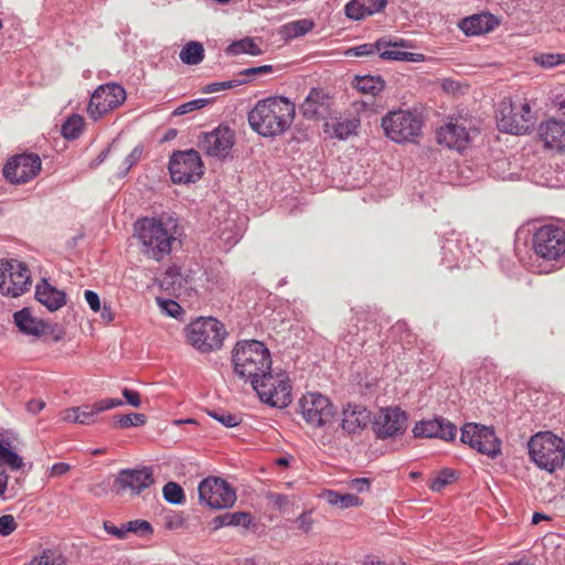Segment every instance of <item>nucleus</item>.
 <instances>
[{
    "instance_id": "1",
    "label": "nucleus",
    "mask_w": 565,
    "mask_h": 565,
    "mask_svg": "<svg viewBox=\"0 0 565 565\" xmlns=\"http://www.w3.org/2000/svg\"><path fill=\"white\" fill-rule=\"evenodd\" d=\"M134 226L140 252L157 262L172 252L181 235L178 220L172 216L141 217Z\"/></svg>"
},
{
    "instance_id": "2",
    "label": "nucleus",
    "mask_w": 565,
    "mask_h": 565,
    "mask_svg": "<svg viewBox=\"0 0 565 565\" xmlns=\"http://www.w3.org/2000/svg\"><path fill=\"white\" fill-rule=\"evenodd\" d=\"M295 104L282 96L258 100L248 113L250 128L259 136L273 138L285 134L294 122Z\"/></svg>"
},
{
    "instance_id": "3",
    "label": "nucleus",
    "mask_w": 565,
    "mask_h": 565,
    "mask_svg": "<svg viewBox=\"0 0 565 565\" xmlns=\"http://www.w3.org/2000/svg\"><path fill=\"white\" fill-rule=\"evenodd\" d=\"M232 364L234 373L253 385L271 370V355L263 342L243 340L232 351Z\"/></svg>"
},
{
    "instance_id": "4",
    "label": "nucleus",
    "mask_w": 565,
    "mask_h": 565,
    "mask_svg": "<svg viewBox=\"0 0 565 565\" xmlns=\"http://www.w3.org/2000/svg\"><path fill=\"white\" fill-rule=\"evenodd\" d=\"M529 454L537 467L548 472L562 467L565 460L564 440L551 431L534 435L529 441Z\"/></svg>"
},
{
    "instance_id": "5",
    "label": "nucleus",
    "mask_w": 565,
    "mask_h": 565,
    "mask_svg": "<svg viewBox=\"0 0 565 565\" xmlns=\"http://www.w3.org/2000/svg\"><path fill=\"white\" fill-rule=\"evenodd\" d=\"M224 326L212 317H201L185 327L188 342L201 353L220 350L226 337Z\"/></svg>"
},
{
    "instance_id": "6",
    "label": "nucleus",
    "mask_w": 565,
    "mask_h": 565,
    "mask_svg": "<svg viewBox=\"0 0 565 565\" xmlns=\"http://www.w3.org/2000/svg\"><path fill=\"white\" fill-rule=\"evenodd\" d=\"M381 126L386 137L397 143L413 142L420 135L422 118L411 111L397 109L382 118Z\"/></svg>"
},
{
    "instance_id": "7",
    "label": "nucleus",
    "mask_w": 565,
    "mask_h": 565,
    "mask_svg": "<svg viewBox=\"0 0 565 565\" xmlns=\"http://www.w3.org/2000/svg\"><path fill=\"white\" fill-rule=\"evenodd\" d=\"M262 402L274 407H286L291 403V385L284 373L268 371L265 376L252 385Z\"/></svg>"
},
{
    "instance_id": "8",
    "label": "nucleus",
    "mask_w": 565,
    "mask_h": 565,
    "mask_svg": "<svg viewBox=\"0 0 565 565\" xmlns=\"http://www.w3.org/2000/svg\"><path fill=\"white\" fill-rule=\"evenodd\" d=\"M535 255L547 262L565 258V230L556 225H543L532 236Z\"/></svg>"
},
{
    "instance_id": "9",
    "label": "nucleus",
    "mask_w": 565,
    "mask_h": 565,
    "mask_svg": "<svg viewBox=\"0 0 565 565\" xmlns=\"http://www.w3.org/2000/svg\"><path fill=\"white\" fill-rule=\"evenodd\" d=\"M303 420L313 428H323L334 420L337 409L324 395L316 392L305 394L298 402Z\"/></svg>"
},
{
    "instance_id": "10",
    "label": "nucleus",
    "mask_w": 565,
    "mask_h": 565,
    "mask_svg": "<svg viewBox=\"0 0 565 565\" xmlns=\"http://www.w3.org/2000/svg\"><path fill=\"white\" fill-rule=\"evenodd\" d=\"M201 503L213 510L228 509L236 502V490L224 479L207 477L199 484Z\"/></svg>"
},
{
    "instance_id": "11",
    "label": "nucleus",
    "mask_w": 565,
    "mask_h": 565,
    "mask_svg": "<svg viewBox=\"0 0 565 565\" xmlns=\"http://www.w3.org/2000/svg\"><path fill=\"white\" fill-rule=\"evenodd\" d=\"M169 171L173 183H192L203 174V163L194 149L175 151L170 158Z\"/></svg>"
},
{
    "instance_id": "12",
    "label": "nucleus",
    "mask_w": 565,
    "mask_h": 565,
    "mask_svg": "<svg viewBox=\"0 0 565 565\" xmlns=\"http://www.w3.org/2000/svg\"><path fill=\"white\" fill-rule=\"evenodd\" d=\"M460 440L478 452L495 458L500 454V441L494 430L476 423H468L461 427Z\"/></svg>"
},
{
    "instance_id": "13",
    "label": "nucleus",
    "mask_w": 565,
    "mask_h": 565,
    "mask_svg": "<svg viewBox=\"0 0 565 565\" xmlns=\"http://www.w3.org/2000/svg\"><path fill=\"white\" fill-rule=\"evenodd\" d=\"M407 414L398 407L381 408L373 418V431L377 439H395L407 429Z\"/></svg>"
},
{
    "instance_id": "14",
    "label": "nucleus",
    "mask_w": 565,
    "mask_h": 565,
    "mask_svg": "<svg viewBox=\"0 0 565 565\" xmlns=\"http://www.w3.org/2000/svg\"><path fill=\"white\" fill-rule=\"evenodd\" d=\"M126 99V90L118 84L108 83L98 86L92 94L87 113L97 120L104 114L117 108Z\"/></svg>"
},
{
    "instance_id": "15",
    "label": "nucleus",
    "mask_w": 565,
    "mask_h": 565,
    "mask_svg": "<svg viewBox=\"0 0 565 565\" xmlns=\"http://www.w3.org/2000/svg\"><path fill=\"white\" fill-rule=\"evenodd\" d=\"M41 159L35 153L14 156L3 167V175L14 184L26 183L41 171Z\"/></svg>"
},
{
    "instance_id": "16",
    "label": "nucleus",
    "mask_w": 565,
    "mask_h": 565,
    "mask_svg": "<svg viewBox=\"0 0 565 565\" xmlns=\"http://www.w3.org/2000/svg\"><path fill=\"white\" fill-rule=\"evenodd\" d=\"M234 141V131L230 127L221 125L212 131L202 134L199 147L209 157L225 159L230 154Z\"/></svg>"
},
{
    "instance_id": "17",
    "label": "nucleus",
    "mask_w": 565,
    "mask_h": 565,
    "mask_svg": "<svg viewBox=\"0 0 565 565\" xmlns=\"http://www.w3.org/2000/svg\"><path fill=\"white\" fill-rule=\"evenodd\" d=\"M471 126L462 118H450L447 124L439 127L436 132L437 141L449 149L462 151L469 145Z\"/></svg>"
},
{
    "instance_id": "18",
    "label": "nucleus",
    "mask_w": 565,
    "mask_h": 565,
    "mask_svg": "<svg viewBox=\"0 0 565 565\" xmlns=\"http://www.w3.org/2000/svg\"><path fill=\"white\" fill-rule=\"evenodd\" d=\"M153 482V471L150 467L124 469L116 477L115 489L117 494L130 491L132 494L138 495Z\"/></svg>"
},
{
    "instance_id": "19",
    "label": "nucleus",
    "mask_w": 565,
    "mask_h": 565,
    "mask_svg": "<svg viewBox=\"0 0 565 565\" xmlns=\"http://www.w3.org/2000/svg\"><path fill=\"white\" fill-rule=\"evenodd\" d=\"M457 434V427L446 418L422 420L415 424L413 435L415 438H439L451 441Z\"/></svg>"
},
{
    "instance_id": "20",
    "label": "nucleus",
    "mask_w": 565,
    "mask_h": 565,
    "mask_svg": "<svg viewBox=\"0 0 565 565\" xmlns=\"http://www.w3.org/2000/svg\"><path fill=\"white\" fill-rule=\"evenodd\" d=\"M497 121L500 130L514 134L525 135L529 132V120L519 118L516 104L511 102H502L497 113Z\"/></svg>"
},
{
    "instance_id": "21",
    "label": "nucleus",
    "mask_w": 565,
    "mask_h": 565,
    "mask_svg": "<svg viewBox=\"0 0 565 565\" xmlns=\"http://www.w3.org/2000/svg\"><path fill=\"white\" fill-rule=\"evenodd\" d=\"M372 422L371 412L363 405L348 404L342 412L341 427L349 435L362 431Z\"/></svg>"
},
{
    "instance_id": "22",
    "label": "nucleus",
    "mask_w": 565,
    "mask_h": 565,
    "mask_svg": "<svg viewBox=\"0 0 565 565\" xmlns=\"http://www.w3.org/2000/svg\"><path fill=\"white\" fill-rule=\"evenodd\" d=\"M9 287L7 289V296L13 298L24 294L31 286V275L28 267L15 259H11L9 265Z\"/></svg>"
},
{
    "instance_id": "23",
    "label": "nucleus",
    "mask_w": 565,
    "mask_h": 565,
    "mask_svg": "<svg viewBox=\"0 0 565 565\" xmlns=\"http://www.w3.org/2000/svg\"><path fill=\"white\" fill-rule=\"evenodd\" d=\"M539 135L545 147L552 149L565 148V122L548 119L539 126Z\"/></svg>"
},
{
    "instance_id": "24",
    "label": "nucleus",
    "mask_w": 565,
    "mask_h": 565,
    "mask_svg": "<svg viewBox=\"0 0 565 565\" xmlns=\"http://www.w3.org/2000/svg\"><path fill=\"white\" fill-rule=\"evenodd\" d=\"M380 57L387 61H408L418 62L423 60L422 54L401 51L402 47H408L404 40L391 41L382 38L379 40Z\"/></svg>"
},
{
    "instance_id": "25",
    "label": "nucleus",
    "mask_w": 565,
    "mask_h": 565,
    "mask_svg": "<svg viewBox=\"0 0 565 565\" xmlns=\"http://www.w3.org/2000/svg\"><path fill=\"white\" fill-rule=\"evenodd\" d=\"M35 298L50 311H56L66 303L65 292L56 289L46 279H42L36 286Z\"/></svg>"
},
{
    "instance_id": "26",
    "label": "nucleus",
    "mask_w": 565,
    "mask_h": 565,
    "mask_svg": "<svg viewBox=\"0 0 565 565\" xmlns=\"http://www.w3.org/2000/svg\"><path fill=\"white\" fill-rule=\"evenodd\" d=\"M499 24L498 20L489 13L475 14L460 22V29L467 35H478L492 31Z\"/></svg>"
},
{
    "instance_id": "27",
    "label": "nucleus",
    "mask_w": 565,
    "mask_h": 565,
    "mask_svg": "<svg viewBox=\"0 0 565 565\" xmlns=\"http://www.w3.org/2000/svg\"><path fill=\"white\" fill-rule=\"evenodd\" d=\"M328 107V96L322 90L311 89L301 105V113L306 118L316 119L323 117Z\"/></svg>"
},
{
    "instance_id": "28",
    "label": "nucleus",
    "mask_w": 565,
    "mask_h": 565,
    "mask_svg": "<svg viewBox=\"0 0 565 565\" xmlns=\"http://www.w3.org/2000/svg\"><path fill=\"white\" fill-rule=\"evenodd\" d=\"M13 319L18 329L24 334L40 337L44 333V323L33 318L28 308L17 311Z\"/></svg>"
},
{
    "instance_id": "29",
    "label": "nucleus",
    "mask_w": 565,
    "mask_h": 565,
    "mask_svg": "<svg viewBox=\"0 0 565 565\" xmlns=\"http://www.w3.org/2000/svg\"><path fill=\"white\" fill-rule=\"evenodd\" d=\"M252 523V514L243 511L232 513L227 512L215 516L212 521L214 530H218L224 526H242L244 529H248Z\"/></svg>"
},
{
    "instance_id": "30",
    "label": "nucleus",
    "mask_w": 565,
    "mask_h": 565,
    "mask_svg": "<svg viewBox=\"0 0 565 565\" xmlns=\"http://www.w3.org/2000/svg\"><path fill=\"white\" fill-rule=\"evenodd\" d=\"M315 28L311 19H299L281 25L279 34L285 40H294L310 32Z\"/></svg>"
},
{
    "instance_id": "31",
    "label": "nucleus",
    "mask_w": 565,
    "mask_h": 565,
    "mask_svg": "<svg viewBox=\"0 0 565 565\" xmlns=\"http://www.w3.org/2000/svg\"><path fill=\"white\" fill-rule=\"evenodd\" d=\"M330 505L338 507L340 509H348L352 507H359L362 504L361 499L352 493H339L334 490H324L321 495Z\"/></svg>"
},
{
    "instance_id": "32",
    "label": "nucleus",
    "mask_w": 565,
    "mask_h": 565,
    "mask_svg": "<svg viewBox=\"0 0 565 565\" xmlns=\"http://www.w3.org/2000/svg\"><path fill=\"white\" fill-rule=\"evenodd\" d=\"M354 87L364 94L376 96L384 89L385 83L380 76L365 75L355 77Z\"/></svg>"
},
{
    "instance_id": "33",
    "label": "nucleus",
    "mask_w": 565,
    "mask_h": 565,
    "mask_svg": "<svg viewBox=\"0 0 565 565\" xmlns=\"http://www.w3.org/2000/svg\"><path fill=\"white\" fill-rule=\"evenodd\" d=\"M179 57L186 65H198L204 58V47L200 42L190 41L182 47Z\"/></svg>"
},
{
    "instance_id": "34",
    "label": "nucleus",
    "mask_w": 565,
    "mask_h": 565,
    "mask_svg": "<svg viewBox=\"0 0 565 565\" xmlns=\"http://www.w3.org/2000/svg\"><path fill=\"white\" fill-rule=\"evenodd\" d=\"M0 465H6L11 470H19L23 466L22 457L12 450L9 440H0Z\"/></svg>"
},
{
    "instance_id": "35",
    "label": "nucleus",
    "mask_w": 565,
    "mask_h": 565,
    "mask_svg": "<svg viewBox=\"0 0 565 565\" xmlns=\"http://www.w3.org/2000/svg\"><path fill=\"white\" fill-rule=\"evenodd\" d=\"M358 128L356 120H344L339 122L326 124V132L331 134L338 139H347L351 135L355 134Z\"/></svg>"
},
{
    "instance_id": "36",
    "label": "nucleus",
    "mask_w": 565,
    "mask_h": 565,
    "mask_svg": "<svg viewBox=\"0 0 565 565\" xmlns=\"http://www.w3.org/2000/svg\"><path fill=\"white\" fill-rule=\"evenodd\" d=\"M226 52L232 55H239L246 53L249 55L257 56L262 54V50L250 38H244L239 41L233 42L227 46Z\"/></svg>"
},
{
    "instance_id": "37",
    "label": "nucleus",
    "mask_w": 565,
    "mask_h": 565,
    "mask_svg": "<svg viewBox=\"0 0 565 565\" xmlns=\"http://www.w3.org/2000/svg\"><path fill=\"white\" fill-rule=\"evenodd\" d=\"M29 565H66V558L56 550L45 548Z\"/></svg>"
},
{
    "instance_id": "38",
    "label": "nucleus",
    "mask_w": 565,
    "mask_h": 565,
    "mask_svg": "<svg viewBox=\"0 0 565 565\" xmlns=\"http://www.w3.org/2000/svg\"><path fill=\"white\" fill-rule=\"evenodd\" d=\"M83 126V118L79 115H73L62 125V136L68 140H74L79 137Z\"/></svg>"
},
{
    "instance_id": "39",
    "label": "nucleus",
    "mask_w": 565,
    "mask_h": 565,
    "mask_svg": "<svg viewBox=\"0 0 565 565\" xmlns=\"http://www.w3.org/2000/svg\"><path fill=\"white\" fill-rule=\"evenodd\" d=\"M183 277L175 267L169 268L161 278V287L166 290L177 292L182 286Z\"/></svg>"
},
{
    "instance_id": "40",
    "label": "nucleus",
    "mask_w": 565,
    "mask_h": 565,
    "mask_svg": "<svg viewBox=\"0 0 565 565\" xmlns=\"http://www.w3.org/2000/svg\"><path fill=\"white\" fill-rule=\"evenodd\" d=\"M274 71L271 65H262L256 67H248L244 68L241 72H238L237 76L241 78H236V82H241L242 84L250 83L257 77H260L263 75L271 74Z\"/></svg>"
},
{
    "instance_id": "41",
    "label": "nucleus",
    "mask_w": 565,
    "mask_h": 565,
    "mask_svg": "<svg viewBox=\"0 0 565 565\" xmlns=\"http://www.w3.org/2000/svg\"><path fill=\"white\" fill-rule=\"evenodd\" d=\"M162 494L164 500L172 504H181L185 501L182 487L173 481H169L164 484Z\"/></svg>"
},
{
    "instance_id": "42",
    "label": "nucleus",
    "mask_w": 565,
    "mask_h": 565,
    "mask_svg": "<svg viewBox=\"0 0 565 565\" xmlns=\"http://www.w3.org/2000/svg\"><path fill=\"white\" fill-rule=\"evenodd\" d=\"M114 420L119 428H130L143 426L147 417L141 413H130L127 415H116Z\"/></svg>"
},
{
    "instance_id": "43",
    "label": "nucleus",
    "mask_w": 565,
    "mask_h": 565,
    "mask_svg": "<svg viewBox=\"0 0 565 565\" xmlns=\"http://www.w3.org/2000/svg\"><path fill=\"white\" fill-rule=\"evenodd\" d=\"M125 531L134 533L139 537H150L153 534V527L150 522L146 520H132L125 523Z\"/></svg>"
},
{
    "instance_id": "44",
    "label": "nucleus",
    "mask_w": 565,
    "mask_h": 565,
    "mask_svg": "<svg viewBox=\"0 0 565 565\" xmlns=\"http://www.w3.org/2000/svg\"><path fill=\"white\" fill-rule=\"evenodd\" d=\"M207 414L223 426L228 428L236 427L242 423V417L239 415L228 413L224 409L209 411Z\"/></svg>"
},
{
    "instance_id": "45",
    "label": "nucleus",
    "mask_w": 565,
    "mask_h": 565,
    "mask_svg": "<svg viewBox=\"0 0 565 565\" xmlns=\"http://www.w3.org/2000/svg\"><path fill=\"white\" fill-rule=\"evenodd\" d=\"M534 61L544 68H552L565 63V54L543 53L535 56Z\"/></svg>"
},
{
    "instance_id": "46",
    "label": "nucleus",
    "mask_w": 565,
    "mask_h": 565,
    "mask_svg": "<svg viewBox=\"0 0 565 565\" xmlns=\"http://www.w3.org/2000/svg\"><path fill=\"white\" fill-rule=\"evenodd\" d=\"M455 479V472L449 469H443L430 482L429 488L433 491H441L447 484Z\"/></svg>"
},
{
    "instance_id": "47",
    "label": "nucleus",
    "mask_w": 565,
    "mask_h": 565,
    "mask_svg": "<svg viewBox=\"0 0 565 565\" xmlns=\"http://www.w3.org/2000/svg\"><path fill=\"white\" fill-rule=\"evenodd\" d=\"M377 53L380 55L379 40L375 43H364L347 51L348 55L369 56Z\"/></svg>"
},
{
    "instance_id": "48",
    "label": "nucleus",
    "mask_w": 565,
    "mask_h": 565,
    "mask_svg": "<svg viewBox=\"0 0 565 565\" xmlns=\"http://www.w3.org/2000/svg\"><path fill=\"white\" fill-rule=\"evenodd\" d=\"M210 103V99H206V98H198V99H193V100H190L188 103H184L182 105H180L174 111H173V115L175 116H181V115H184V114H188V113H191L193 110H196V109H200V108H203L204 106H206L207 104Z\"/></svg>"
},
{
    "instance_id": "49",
    "label": "nucleus",
    "mask_w": 565,
    "mask_h": 565,
    "mask_svg": "<svg viewBox=\"0 0 565 565\" xmlns=\"http://www.w3.org/2000/svg\"><path fill=\"white\" fill-rule=\"evenodd\" d=\"M163 524L167 530L175 531L184 526L185 520L180 513L169 512L163 516Z\"/></svg>"
},
{
    "instance_id": "50",
    "label": "nucleus",
    "mask_w": 565,
    "mask_h": 565,
    "mask_svg": "<svg viewBox=\"0 0 565 565\" xmlns=\"http://www.w3.org/2000/svg\"><path fill=\"white\" fill-rule=\"evenodd\" d=\"M241 85V82H236L235 79L225 81V82H214L205 85L202 88L204 94H213L225 89H231Z\"/></svg>"
},
{
    "instance_id": "51",
    "label": "nucleus",
    "mask_w": 565,
    "mask_h": 565,
    "mask_svg": "<svg viewBox=\"0 0 565 565\" xmlns=\"http://www.w3.org/2000/svg\"><path fill=\"white\" fill-rule=\"evenodd\" d=\"M161 309L170 317L179 318L183 315L182 307L171 299H158Z\"/></svg>"
},
{
    "instance_id": "52",
    "label": "nucleus",
    "mask_w": 565,
    "mask_h": 565,
    "mask_svg": "<svg viewBox=\"0 0 565 565\" xmlns=\"http://www.w3.org/2000/svg\"><path fill=\"white\" fill-rule=\"evenodd\" d=\"M124 402L119 398H105L96 402L95 404L90 405L96 416L105 411L122 406Z\"/></svg>"
},
{
    "instance_id": "53",
    "label": "nucleus",
    "mask_w": 565,
    "mask_h": 565,
    "mask_svg": "<svg viewBox=\"0 0 565 565\" xmlns=\"http://www.w3.org/2000/svg\"><path fill=\"white\" fill-rule=\"evenodd\" d=\"M360 0H352L345 6V14L348 18L353 20H361L365 18L367 14L364 12L362 6H360Z\"/></svg>"
},
{
    "instance_id": "54",
    "label": "nucleus",
    "mask_w": 565,
    "mask_h": 565,
    "mask_svg": "<svg viewBox=\"0 0 565 565\" xmlns=\"http://www.w3.org/2000/svg\"><path fill=\"white\" fill-rule=\"evenodd\" d=\"M142 147L141 146H137L135 147L131 152L125 158L124 160V166H125V169L124 171L121 172V175H126L128 173V171L135 166L138 163V161L141 159V156H142Z\"/></svg>"
},
{
    "instance_id": "55",
    "label": "nucleus",
    "mask_w": 565,
    "mask_h": 565,
    "mask_svg": "<svg viewBox=\"0 0 565 565\" xmlns=\"http://www.w3.org/2000/svg\"><path fill=\"white\" fill-rule=\"evenodd\" d=\"M97 416L90 405L78 406V424L92 425L96 423Z\"/></svg>"
},
{
    "instance_id": "56",
    "label": "nucleus",
    "mask_w": 565,
    "mask_h": 565,
    "mask_svg": "<svg viewBox=\"0 0 565 565\" xmlns=\"http://www.w3.org/2000/svg\"><path fill=\"white\" fill-rule=\"evenodd\" d=\"M18 524L11 514H4L0 516V535L8 536L13 533Z\"/></svg>"
},
{
    "instance_id": "57",
    "label": "nucleus",
    "mask_w": 565,
    "mask_h": 565,
    "mask_svg": "<svg viewBox=\"0 0 565 565\" xmlns=\"http://www.w3.org/2000/svg\"><path fill=\"white\" fill-rule=\"evenodd\" d=\"M360 3L364 12L371 15L383 10L386 6V0H360Z\"/></svg>"
},
{
    "instance_id": "58",
    "label": "nucleus",
    "mask_w": 565,
    "mask_h": 565,
    "mask_svg": "<svg viewBox=\"0 0 565 565\" xmlns=\"http://www.w3.org/2000/svg\"><path fill=\"white\" fill-rule=\"evenodd\" d=\"M9 265H11V259L0 260V291L3 295H7V289L9 287Z\"/></svg>"
},
{
    "instance_id": "59",
    "label": "nucleus",
    "mask_w": 565,
    "mask_h": 565,
    "mask_svg": "<svg viewBox=\"0 0 565 565\" xmlns=\"http://www.w3.org/2000/svg\"><path fill=\"white\" fill-rule=\"evenodd\" d=\"M104 530L108 534L115 536L118 540H125L127 537V532L125 531V523H122L120 526H116L114 523L105 521Z\"/></svg>"
},
{
    "instance_id": "60",
    "label": "nucleus",
    "mask_w": 565,
    "mask_h": 565,
    "mask_svg": "<svg viewBox=\"0 0 565 565\" xmlns=\"http://www.w3.org/2000/svg\"><path fill=\"white\" fill-rule=\"evenodd\" d=\"M516 110L519 113V118L529 120V131L534 125V117L531 110V107L527 103H522L516 105Z\"/></svg>"
},
{
    "instance_id": "61",
    "label": "nucleus",
    "mask_w": 565,
    "mask_h": 565,
    "mask_svg": "<svg viewBox=\"0 0 565 565\" xmlns=\"http://www.w3.org/2000/svg\"><path fill=\"white\" fill-rule=\"evenodd\" d=\"M296 523L298 525V529H300L302 532H305V533L309 532L313 524V520L311 518V512L301 513L297 518Z\"/></svg>"
},
{
    "instance_id": "62",
    "label": "nucleus",
    "mask_w": 565,
    "mask_h": 565,
    "mask_svg": "<svg viewBox=\"0 0 565 565\" xmlns=\"http://www.w3.org/2000/svg\"><path fill=\"white\" fill-rule=\"evenodd\" d=\"M122 396L125 397L127 404L132 407H139L141 405L140 394L137 391L125 387L122 390Z\"/></svg>"
},
{
    "instance_id": "63",
    "label": "nucleus",
    "mask_w": 565,
    "mask_h": 565,
    "mask_svg": "<svg viewBox=\"0 0 565 565\" xmlns=\"http://www.w3.org/2000/svg\"><path fill=\"white\" fill-rule=\"evenodd\" d=\"M371 487V481L367 478H355L349 481V488L358 492L367 491Z\"/></svg>"
},
{
    "instance_id": "64",
    "label": "nucleus",
    "mask_w": 565,
    "mask_h": 565,
    "mask_svg": "<svg viewBox=\"0 0 565 565\" xmlns=\"http://www.w3.org/2000/svg\"><path fill=\"white\" fill-rule=\"evenodd\" d=\"M267 498L269 501L279 510L284 509L289 504V498L286 494L281 493H268Z\"/></svg>"
}]
</instances>
